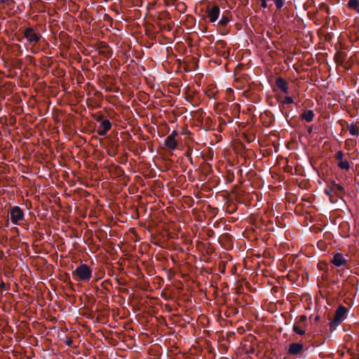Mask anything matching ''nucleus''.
I'll return each mask as SVG.
<instances>
[{
    "mask_svg": "<svg viewBox=\"0 0 359 359\" xmlns=\"http://www.w3.org/2000/svg\"><path fill=\"white\" fill-rule=\"evenodd\" d=\"M276 100L278 102L281 103L283 106L288 105L293 103V98L288 95H284L281 93L276 95Z\"/></svg>",
    "mask_w": 359,
    "mask_h": 359,
    "instance_id": "9d476101",
    "label": "nucleus"
},
{
    "mask_svg": "<svg viewBox=\"0 0 359 359\" xmlns=\"http://www.w3.org/2000/svg\"><path fill=\"white\" fill-rule=\"evenodd\" d=\"M107 132H108L107 130H104L103 128H100V127H99V128H98V130H97V134H98L100 136H105V135H107Z\"/></svg>",
    "mask_w": 359,
    "mask_h": 359,
    "instance_id": "c756f323",
    "label": "nucleus"
},
{
    "mask_svg": "<svg viewBox=\"0 0 359 359\" xmlns=\"http://www.w3.org/2000/svg\"><path fill=\"white\" fill-rule=\"evenodd\" d=\"M92 116L95 121H97V122H100V123L104 119L103 114L100 111H98V112L93 114Z\"/></svg>",
    "mask_w": 359,
    "mask_h": 359,
    "instance_id": "b1692460",
    "label": "nucleus"
},
{
    "mask_svg": "<svg viewBox=\"0 0 359 359\" xmlns=\"http://www.w3.org/2000/svg\"><path fill=\"white\" fill-rule=\"evenodd\" d=\"M0 288L4 290H6V283L4 282H1V284H0Z\"/></svg>",
    "mask_w": 359,
    "mask_h": 359,
    "instance_id": "72a5a7b5",
    "label": "nucleus"
},
{
    "mask_svg": "<svg viewBox=\"0 0 359 359\" xmlns=\"http://www.w3.org/2000/svg\"><path fill=\"white\" fill-rule=\"evenodd\" d=\"M318 268L319 270L323 271L327 268V264L325 262H320L318 263Z\"/></svg>",
    "mask_w": 359,
    "mask_h": 359,
    "instance_id": "7c9ffc66",
    "label": "nucleus"
},
{
    "mask_svg": "<svg viewBox=\"0 0 359 359\" xmlns=\"http://www.w3.org/2000/svg\"><path fill=\"white\" fill-rule=\"evenodd\" d=\"M250 91L246 90V91H244V92H243V93H244V94H247V93H250Z\"/></svg>",
    "mask_w": 359,
    "mask_h": 359,
    "instance_id": "79ce46f5",
    "label": "nucleus"
},
{
    "mask_svg": "<svg viewBox=\"0 0 359 359\" xmlns=\"http://www.w3.org/2000/svg\"><path fill=\"white\" fill-rule=\"evenodd\" d=\"M261 6L264 8H266L267 7L266 1H262Z\"/></svg>",
    "mask_w": 359,
    "mask_h": 359,
    "instance_id": "f704fd0d",
    "label": "nucleus"
},
{
    "mask_svg": "<svg viewBox=\"0 0 359 359\" xmlns=\"http://www.w3.org/2000/svg\"><path fill=\"white\" fill-rule=\"evenodd\" d=\"M302 301L307 304L306 309H311L312 306V299L311 297L309 294H304L302 297Z\"/></svg>",
    "mask_w": 359,
    "mask_h": 359,
    "instance_id": "f3484780",
    "label": "nucleus"
},
{
    "mask_svg": "<svg viewBox=\"0 0 359 359\" xmlns=\"http://www.w3.org/2000/svg\"><path fill=\"white\" fill-rule=\"evenodd\" d=\"M21 101V99L20 98H17L16 99V102H20Z\"/></svg>",
    "mask_w": 359,
    "mask_h": 359,
    "instance_id": "a19ab883",
    "label": "nucleus"
},
{
    "mask_svg": "<svg viewBox=\"0 0 359 359\" xmlns=\"http://www.w3.org/2000/svg\"><path fill=\"white\" fill-rule=\"evenodd\" d=\"M313 117L314 114L312 110L306 111L302 114V118L306 121L307 122H311Z\"/></svg>",
    "mask_w": 359,
    "mask_h": 359,
    "instance_id": "2eb2a0df",
    "label": "nucleus"
},
{
    "mask_svg": "<svg viewBox=\"0 0 359 359\" xmlns=\"http://www.w3.org/2000/svg\"><path fill=\"white\" fill-rule=\"evenodd\" d=\"M348 309L343 305H340L336 312L334 317L333 323L336 324H339L346 318V313Z\"/></svg>",
    "mask_w": 359,
    "mask_h": 359,
    "instance_id": "423d86ee",
    "label": "nucleus"
},
{
    "mask_svg": "<svg viewBox=\"0 0 359 359\" xmlns=\"http://www.w3.org/2000/svg\"><path fill=\"white\" fill-rule=\"evenodd\" d=\"M299 141L306 148L310 159V163L313 168H314V161H313V157L311 156L312 154V150L314 147L312 126H305L299 136Z\"/></svg>",
    "mask_w": 359,
    "mask_h": 359,
    "instance_id": "f257e3e1",
    "label": "nucleus"
},
{
    "mask_svg": "<svg viewBox=\"0 0 359 359\" xmlns=\"http://www.w3.org/2000/svg\"><path fill=\"white\" fill-rule=\"evenodd\" d=\"M24 212L19 206H13L10 210V219L11 222L15 225L21 224L24 221Z\"/></svg>",
    "mask_w": 359,
    "mask_h": 359,
    "instance_id": "7ed1b4c3",
    "label": "nucleus"
},
{
    "mask_svg": "<svg viewBox=\"0 0 359 359\" xmlns=\"http://www.w3.org/2000/svg\"><path fill=\"white\" fill-rule=\"evenodd\" d=\"M331 262L337 267L345 266L348 260L344 257L343 254L337 252L334 254L331 259Z\"/></svg>",
    "mask_w": 359,
    "mask_h": 359,
    "instance_id": "1a4fd4ad",
    "label": "nucleus"
},
{
    "mask_svg": "<svg viewBox=\"0 0 359 359\" xmlns=\"http://www.w3.org/2000/svg\"><path fill=\"white\" fill-rule=\"evenodd\" d=\"M95 94H97L98 95H101V92L99 91V90H97Z\"/></svg>",
    "mask_w": 359,
    "mask_h": 359,
    "instance_id": "58836bf2",
    "label": "nucleus"
},
{
    "mask_svg": "<svg viewBox=\"0 0 359 359\" xmlns=\"http://www.w3.org/2000/svg\"><path fill=\"white\" fill-rule=\"evenodd\" d=\"M347 128L351 135L358 136L359 135V128L353 123L348 124Z\"/></svg>",
    "mask_w": 359,
    "mask_h": 359,
    "instance_id": "4468645a",
    "label": "nucleus"
},
{
    "mask_svg": "<svg viewBox=\"0 0 359 359\" xmlns=\"http://www.w3.org/2000/svg\"><path fill=\"white\" fill-rule=\"evenodd\" d=\"M318 220H316V227H315V229H316V233L318 231H322L323 230V228L320 227V226H318Z\"/></svg>",
    "mask_w": 359,
    "mask_h": 359,
    "instance_id": "2f4dec72",
    "label": "nucleus"
},
{
    "mask_svg": "<svg viewBox=\"0 0 359 359\" xmlns=\"http://www.w3.org/2000/svg\"><path fill=\"white\" fill-rule=\"evenodd\" d=\"M337 165L342 170H348L350 168L349 163L346 160H343L342 161L339 162Z\"/></svg>",
    "mask_w": 359,
    "mask_h": 359,
    "instance_id": "4be33fe9",
    "label": "nucleus"
},
{
    "mask_svg": "<svg viewBox=\"0 0 359 359\" xmlns=\"http://www.w3.org/2000/svg\"><path fill=\"white\" fill-rule=\"evenodd\" d=\"M187 156H189V160H190L191 163H192V157L191 156V154L188 153Z\"/></svg>",
    "mask_w": 359,
    "mask_h": 359,
    "instance_id": "4c0bfd02",
    "label": "nucleus"
},
{
    "mask_svg": "<svg viewBox=\"0 0 359 359\" xmlns=\"http://www.w3.org/2000/svg\"><path fill=\"white\" fill-rule=\"evenodd\" d=\"M292 330L295 333L299 335H304L306 332V327L296 323L294 324Z\"/></svg>",
    "mask_w": 359,
    "mask_h": 359,
    "instance_id": "dca6fc26",
    "label": "nucleus"
},
{
    "mask_svg": "<svg viewBox=\"0 0 359 359\" xmlns=\"http://www.w3.org/2000/svg\"><path fill=\"white\" fill-rule=\"evenodd\" d=\"M317 246L321 252H325L327 247V243L323 241H318L317 243Z\"/></svg>",
    "mask_w": 359,
    "mask_h": 359,
    "instance_id": "393cba45",
    "label": "nucleus"
},
{
    "mask_svg": "<svg viewBox=\"0 0 359 359\" xmlns=\"http://www.w3.org/2000/svg\"><path fill=\"white\" fill-rule=\"evenodd\" d=\"M318 225H319L318 226L322 227V226H322V224H321L320 223H318Z\"/></svg>",
    "mask_w": 359,
    "mask_h": 359,
    "instance_id": "c03bdc74",
    "label": "nucleus"
},
{
    "mask_svg": "<svg viewBox=\"0 0 359 359\" xmlns=\"http://www.w3.org/2000/svg\"><path fill=\"white\" fill-rule=\"evenodd\" d=\"M295 323L302 325L304 327H306V326H307L306 316H305V315L300 316L299 320Z\"/></svg>",
    "mask_w": 359,
    "mask_h": 359,
    "instance_id": "412c9836",
    "label": "nucleus"
},
{
    "mask_svg": "<svg viewBox=\"0 0 359 359\" xmlns=\"http://www.w3.org/2000/svg\"><path fill=\"white\" fill-rule=\"evenodd\" d=\"M226 90H232V88H227Z\"/></svg>",
    "mask_w": 359,
    "mask_h": 359,
    "instance_id": "37998d69",
    "label": "nucleus"
},
{
    "mask_svg": "<svg viewBox=\"0 0 359 359\" xmlns=\"http://www.w3.org/2000/svg\"><path fill=\"white\" fill-rule=\"evenodd\" d=\"M93 271L86 264H81L72 271V276L76 281L88 283L92 278Z\"/></svg>",
    "mask_w": 359,
    "mask_h": 359,
    "instance_id": "f03ea898",
    "label": "nucleus"
},
{
    "mask_svg": "<svg viewBox=\"0 0 359 359\" xmlns=\"http://www.w3.org/2000/svg\"><path fill=\"white\" fill-rule=\"evenodd\" d=\"M140 92H141V93H142L144 95L145 94V93H145L144 91H140Z\"/></svg>",
    "mask_w": 359,
    "mask_h": 359,
    "instance_id": "49530a36",
    "label": "nucleus"
},
{
    "mask_svg": "<svg viewBox=\"0 0 359 359\" xmlns=\"http://www.w3.org/2000/svg\"><path fill=\"white\" fill-rule=\"evenodd\" d=\"M24 36L29 43H38L41 38V35L35 32V29L32 27H27L23 32Z\"/></svg>",
    "mask_w": 359,
    "mask_h": 359,
    "instance_id": "39448f33",
    "label": "nucleus"
},
{
    "mask_svg": "<svg viewBox=\"0 0 359 359\" xmlns=\"http://www.w3.org/2000/svg\"><path fill=\"white\" fill-rule=\"evenodd\" d=\"M344 154L341 151H339L336 154V160L337 161V164L339 162L342 161L344 159Z\"/></svg>",
    "mask_w": 359,
    "mask_h": 359,
    "instance_id": "a878e982",
    "label": "nucleus"
},
{
    "mask_svg": "<svg viewBox=\"0 0 359 359\" xmlns=\"http://www.w3.org/2000/svg\"><path fill=\"white\" fill-rule=\"evenodd\" d=\"M338 198H341V197H337V195H335L334 193H332V195L330 196V201L332 203H335L337 202Z\"/></svg>",
    "mask_w": 359,
    "mask_h": 359,
    "instance_id": "bb28decb",
    "label": "nucleus"
},
{
    "mask_svg": "<svg viewBox=\"0 0 359 359\" xmlns=\"http://www.w3.org/2000/svg\"><path fill=\"white\" fill-rule=\"evenodd\" d=\"M310 218H311V219H310V222H311L312 216H310Z\"/></svg>",
    "mask_w": 359,
    "mask_h": 359,
    "instance_id": "a18cd8bd",
    "label": "nucleus"
},
{
    "mask_svg": "<svg viewBox=\"0 0 359 359\" xmlns=\"http://www.w3.org/2000/svg\"><path fill=\"white\" fill-rule=\"evenodd\" d=\"M348 6L351 8L355 9L359 13V1L358 0H349Z\"/></svg>",
    "mask_w": 359,
    "mask_h": 359,
    "instance_id": "aec40b11",
    "label": "nucleus"
},
{
    "mask_svg": "<svg viewBox=\"0 0 359 359\" xmlns=\"http://www.w3.org/2000/svg\"><path fill=\"white\" fill-rule=\"evenodd\" d=\"M213 233H214L213 230H209V231H208V236H212V235Z\"/></svg>",
    "mask_w": 359,
    "mask_h": 359,
    "instance_id": "e433bc0d",
    "label": "nucleus"
},
{
    "mask_svg": "<svg viewBox=\"0 0 359 359\" xmlns=\"http://www.w3.org/2000/svg\"><path fill=\"white\" fill-rule=\"evenodd\" d=\"M276 85L280 90H287V81L282 77L276 79Z\"/></svg>",
    "mask_w": 359,
    "mask_h": 359,
    "instance_id": "ddd939ff",
    "label": "nucleus"
},
{
    "mask_svg": "<svg viewBox=\"0 0 359 359\" xmlns=\"http://www.w3.org/2000/svg\"><path fill=\"white\" fill-rule=\"evenodd\" d=\"M333 191H334L332 190V187L330 190L325 189V194L327 195L329 197L330 196V195L332 194Z\"/></svg>",
    "mask_w": 359,
    "mask_h": 359,
    "instance_id": "473e14b6",
    "label": "nucleus"
},
{
    "mask_svg": "<svg viewBox=\"0 0 359 359\" xmlns=\"http://www.w3.org/2000/svg\"><path fill=\"white\" fill-rule=\"evenodd\" d=\"M229 21L230 18L229 17V15L223 14L218 24L221 26L224 27L229 23Z\"/></svg>",
    "mask_w": 359,
    "mask_h": 359,
    "instance_id": "6ab92c4d",
    "label": "nucleus"
},
{
    "mask_svg": "<svg viewBox=\"0 0 359 359\" xmlns=\"http://www.w3.org/2000/svg\"><path fill=\"white\" fill-rule=\"evenodd\" d=\"M333 193L337 196V197H341V195L345 194L344 188L339 184L334 183L332 185Z\"/></svg>",
    "mask_w": 359,
    "mask_h": 359,
    "instance_id": "f8f14e48",
    "label": "nucleus"
},
{
    "mask_svg": "<svg viewBox=\"0 0 359 359\" xmlns=\"http://www.w3.org/2000/svg\"><path fill=\"white\" fill-rule=\"evenodd\" d=\"M318 320H319V317L316 316V318H315L316 322L318 321Z\"/></svg>",
    "mask_w": 359,
    "mask_h": 359,
    "instance_id": "ea45409f",
    "label": "nucleus"
},
{
    "mask_svg": "<svg viewBox=\"0 0 359 359\" xmlns=\"http://www.w3.org/2000/svg\"><path fill=\"white\" fill-rule=\"evenodd\" d=\"M151 94H154L153 96L156 97H160L161 95L165 96V94L163 93V91H151Z\"/></svg>",
    "mask_w": 359,
    "mask_h": 359,
    "instance_id": "cd10ccee",
    "label": "nucleus"
},
{
    "mask_svg": "<svg viewBox=\"0 0 359 359\" xmlns=\"http://www.w3.org/2000/svg\"><path fill=\"white\" fill-rule=\"evenodd\" d=\"M232 238V236L229 233H224L220 237L221 242H225L226 243L231 242Z\"/></svg>",
    "mask_w": 359,
    "mask_h": 359,
    "instance_id": "5701e85b",
    "label": "nucleus"
},
{
    "mask_svg": "<svg viewBox=\"0 0 359 359\" xmlns=\"http://www.w3.org/2000/svg\"><path fill=\"white\" fill-rule=\"evenodd\" d=\"M303 348V345L299 343H292L290 345L288 353L292 355H297L301 352Z\"/></svg>",
    "mask_w": 359,
    "mask_h": 359,
    "instance_id": "9b49d317",
    "label": "nucleus"
},
{
    "mask_svg": "<svg viewBox=\"0 0 359 359\" xmlns=\"http://www.w3.org/2000/svg\"><path fill=\"white\" fill-rule=\"evenodd\" d=\"M62 97L70 105H76L80 102L83 95L81 91H64Z\"/></svg>",
    "mask_w": 359,
    "mask_h": 359,
    "instance_id": "20e7f679",
    "label": "nucleus"
},
{
    "mask_svg": "<svg viewBox=\"0 0 359 359\" xmlns=\"http://www.w3.org/2000/svg\"><path fill=\"white\" fill-rule=\"evenodd\" d=\"M278 9L282 8L283 6V0H273Z\"/></svg>",
    "mask_w": 359,
    "mask_h": 359,
    "instance_id": "c85d7f7f",
    "label": "nucleus"
},
{
    "mask_svg": "<svg viewBox=\"0 0 359 359\" xmlns=\"http://www.w3.org/2000/svg\"><path fill=\"white\" fill-rule=\"evenodd\" d=\"M189 91H188V90L184 91V94H185V95H188V93H189ZM190 92H191V93H193V94H194V95H195L198 91H190Z\"/></svg>",
    "mask_w": 359,
    "mask_h": 359,
    "instance_id": "c9c22d12",
    "label": "nucleus"
},
{
    "mask_svg": "<svg viewBox=\"0 0 359 359\" xmlns=\"http://www.w3.org/2000/svg\"><path fill=\"white\" fill-rule=\"evenodd\" d=\"M208 17L210 22H215L219 18L220 9L219 6L214 5L211 8H207Z\"/></svg>",
    "mask_w": 359,
    "mask_h": 359,
    "instance_id": "6e6552de",
    "label": "nucleus"
},
{
    "mask_svg": "<svg viewBox=\"0 0 359 359\" xmlns=\"http://www.w3.org/2000/svg\"><path fill=\"white\" fill-rule=\"evenodd\" d=\"M177 132L172 130L171 134L169 135L165 140L164 145L170 150H174L177 147V142L175 137L177 136Z\"/></svg>",
    "mask_w": 359,
    "mask_h": 359,
    "instance_id": "0eeeda50",
    "label": "nucleus"
},
{
    "mask_svg": "<svg viewBox=\"0 0 359 359\" xmlns=\"http://www.w3.org/2000/svg\"><path fill=\"white\" fill-rule=\"evenodd\" d=\"M100 128H102L104 130L109 131L111 128V123L109 121V120L104 119L102 121L100 122Z\"/></svg>",
    "mask_w": 359,
    "mask_h": 359,
    "instance_id": "a211bd4d",
    "label": "nucleus"
}]
</instances>
